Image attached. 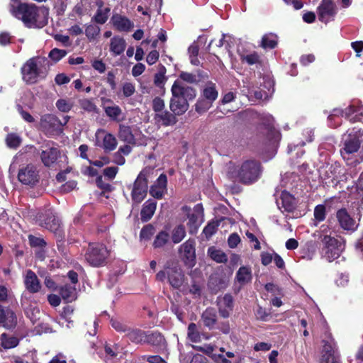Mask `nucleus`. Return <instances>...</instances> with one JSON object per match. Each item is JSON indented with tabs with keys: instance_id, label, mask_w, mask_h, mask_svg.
<instances>
[{
	"instance_id": "nucleus-1",
	"label": "nucleus",
	"mask_w": 363,
	"mask_h": 363,
	"mask_svg": "<svg viewBox=\"0 0 363 363\" xmlns=\"http://www.w3.org/2000/svg\"><path fill=\"white\" fill-rule=\"evenodd\" d=\"M9 6L11 14L29 28H41L48 24L49 10L45 6L21 3L20 0H11Z\"/></svg>"
},
{
	"instance_id": "nucleus-2",
	"label": "nucleus",
	"mask_w": 363,
	"mask_h": 363,
	"mask_svg": "<svg viewBox=\"0 0 363 363\" xmlns=\"http://www.w3.org/2000/svg\"><path fill=\"white\" fill-rule=\"evenodd\" d=\"M313 236L319 240L321 255L328 262H331L340 256L344 245L340 240L332 235V230L328 225H322L313 233Z\"/></svg>"
},
{
	"instance_id": "nucleus-3",
	"label": "nucleus",
	"mask_w": 363,
	"mask_h": 363,
	"mask_svg": "<svg viewBox=\"0 0 363 363\" xmlns=\"http://www.w3.org/2000/svg\"><path fill=\"white\" fill-rule=\"evenodd\" d=\"M172 98L169 108L174 115H183L189 107V101L193 100L196 96V90L185 84L181 80H176L171 89Z\"/></svg>"
},
{
	"instance_id": "nucleus-4",
	"label": "nucleus",
	"mask_w": 363,
	"mask_h": 363,
	"mask_svg": "<svg viewBox=\"0 0 363 363\" xmlns=\"http://www.w3.org/2000/svg\"><path fill=\"white\" fill-rule=\"evenodd\" d=\"M261 172V166L258 162L246 160L240 166L230 167L228 175L232 179L244 184H251L259 179Z\"/></svg>"
},
{
	"instance_id": "nucleus-5",
	"label": "nucleus",
	"mask_w": 363,
	"mask_h": 363,
	"mask_svg": "<svg viewBox=\"0 0 363 363\" xmlns=\"http://www.w3.org/2000/svg\"><path fill=\"white\" fill-rule=\"evenodd\" d=\"M22 79L26 84H35L47 75L44 60L40 57L29 59L21 67Z\"/></svg>"
},
{
	"instance_id": "nucleus-6",
	"label": "nucleus",
	"mask_w": 363,
	"mask_h": 363,
	"mask_svg": "<svg viewBox=\"0 0 363 363\" xmlns=\"http://www.w3.org/2000/svg\"><path fill=\"white\" fill-rule=\"evenodd\" d=\"M154 174V168L145 167L138 175L134 182L131 191V197L134 203L138 204L143 201L147 192V180Z\"/></svg>"
},
{
	"instance_id": "nucleus-7",
	"label": "nucleus",
	"mask_w": 363,
	"mask_h": 363,
	"mask_svg": "<svg viewBox=\"0 0 363 363\" xmlns=\"http://www.w3.org/2000/svg\"><path fill=\"white\" fill-rule=\"evenodd\" d=\"M110 252L106 246L103 244H91L87 248L84 258L89 265L99 267L107 263Z\"/></svg>"
},
{
	"instance_id": "nucleus-8",
	"label": "nucleus",
	"mask_w": 363,
	"mask_h": 363,
	"mask_svg": "<svg viewBox=\"0 0 363 363\" xmlns=\"http://www.w3.org/2000/svg\"><path fill=\"white\" fill-rule=\"evenodd\" d=\"M18 179L23 185L35 186L40 180L37 167L33 164L22 165L18 169Z\"/></svg>"
},
{
	"instance_id": "nucleus-9",
	"label": "nucleus",
	"mask_w": 363,
	"mask_h": 363,
	"mask_svg": "<svg viewBox=\"0 0 363 363\" xmlns=\"http://www.w3.org/2000/svg\"><path fill=\"white\" fill-rule=\"evenodd\" d=\"M40 127L48 135H59L63 131L60 120L53 114L43 115L40 121Z\"/></svg>"
},
{
	"instance_id": "nucleus-10",
	"label": "nucleus",
	"mask_w": 363,
	"mask_h": 363,
	"mask_svg": "<svg viewBox=\"0 0 363 363\" xmlns=\"http://www.w3.org/2000/svg\"><path fill=\"white\" fill-rule=\"evenodd\" d=\"M337 13V8L333 0H322L317 9L318 19L324 23L333 21Z\"/></svg>"
},
{
	"instance_id": "nucleus-11",
	"label": "nucleus",
	"mask_w": 363,
	"mask_h": 363,
	"mask_svg": "<svg viewBox=\"0 0 363 363\" xmlns=\"http://www.w3.org/2000/svg\"><path fill=\"white\" fill-rule=\"evenodd\" d=\"M360 147V140L352 133L345 134L342 138V147L340 153L344 160H348L350 155L356 152Z\"/></svg>"
},
{
	"instance_id": "nucleus-12",
	"label": "nucleus",
	"mask_w": 363,
	"mask_h": 363,
	"mask_svg": "<svg viewBox=\"0 0 363 363\" xmlns=\"http://www.w3.org/2000/svg\"><path fill=\"white\" fill-rule=\"evenodd\" d=\"M195 244L194 240L189 239L179 247L181 257L189 267H193L196 263Z\"/></svg>"
},
{
	"instance_id": "nucleus-13",
	"label": "nucleus",
	"mask_w": 363,
	"mask_h": 363,
	"mask_svg": "<svg viewBox=\"0 0 363 363\" xmlns=\"http://www.w3.org/2000/svg\"><path fill=\"white\" fill-rule=\"evenodd\" d=\"M321 363H340L339 358L335 352V344L332 337H328L323 340Z\"/></svg>"
},
{
	"instance_id": "nucleus-14",
	"label": "nucleus",
	"mask_w": 363,
	"mask_h": 363,
	"mask_svg": "<svg viewBox=\"0 0 363 363\" xmlns=\"http://www.w3.org/2000/svg\"><path fill=\"white\" fill-rule=\"evenodd\" d=\"M45 216L40 215L38 220L42 226L46 228L55 233H60V222L57 218L52 213L50 209L45 211Z\"/></svg>"
},
{
	"instance_id": "nucleus-15",
	"label": "nucleus",
	"mask_w": 363,
	"mask_h": 363,
	"mask_svg": "<svg viewBox=\"0 0 363 363\" xmlns=\"http://www.w3.org/2000/svg\"><path fill=\"white\" fill-rule=\"evenodd\" d=\"M45 149L43 150L40 154V159L45 167H50L57 160L60 152L57 147L53 145V142L49 141L45 145Z\"/></svg>"
},
{
	"instance_id": "nucleus-16",
	"label": "nucleus",
	"mask_w": 363,
	"mask_h": 363,
	"mask_svg": "<svg viewBox=\"0 0 363 363\" xmlns=\"http://www.w3.org/2000/svg\"><path fill=\"white\" fill-rule=\"evenodd\" d=\"M216 301L220 315L224 318H228L233 309V296L226 294L218 297Z\"/></svg>"
},
{
	"instance_id": "nucleus-17",
	"label": "nucleus",
	"mask_w": 363,
	"mask_h": 363,
	"mask_svg": "<svg viewBox=\"0 0 363 363\" xmlns=\"http://www.w3.org/2000/svg\"><path fill=\"white\" fill-rule=\"evenodd\" d=\"M336 216L342 229L353 232L357 228L358 224L351 218L346 209L342 208L337 211Z\"/></svg>"
},
{
	"instance_id": "nucleus-18",
	"label": "nucleus",
	"mask_w": 363,
	"mask_h": 363,
	"mask_svg": "<svg viewBox=\"0 0 363 363\" xmlns=\"http://www.w3.org/2000/svg\"><path fill=\"white\" fill-rule=\"evenodd\" d=\"M23 279L25 287L30 293H37L40 290V282L35 273L31 269L25 272Z\"/></svg>"
},
{
	"instance_id": "nucleus-19",
	"label": "nucleus",
	"mask_w": 363,
	"mask_h": 363,
	"mask_svg": "<svg viewBox=\"0 0 363 363\" xmlns=\"http://www.w3.org/2000/svg\"><path fill=\"white\" fill-rule=\"evenodd\" d=\"M167 178L164 174L160 175L155 183L150 187V194L155 199H160L167 193Z\"/></svg>"
},
{
	"instance_id": "nucleus-20",
	"label": "nucleus",
	"mask_w": 363,
	"mask_h": 363,
	"mask_svg": "<svg viewBox=\"0 0 363 363\" xmlns=\"http://www.w3.org/2000/svg\"><path fill=\"white\" fill-rule=\"evenodd\" d=\"M294 198L289 192L283 191L279 199L277 200V204L280 210L291 212L295 206Z\"/></svg>"
},
{
	"instance_id": "nucleus-21",
	"label": "nucleus",
	"mask_w": 363,
	"mask_h": 363,
	"mask_svg": "<svg viewBox=\"0 0 363 363\" xmlns=\"http://www.w3.org/2000/svg\"><path fill=\"white\" fill-rule=\"evenodd\" d=\"M167 278L169 284L175 289L179 288L184 282V274L178 267H172L168 269Z\"/></svg>"
},
{
	"instance_id": "nucleus-22",
	"label": "nucleus",
	"mask_w": 363,
	"mask_h": 363,
	"mask_svg": "<svg viewBox=\"0 0 363 363\" xmlns=\"http://www.w3.org/2000/svg\"><path fill=\"white\" fill-rule=\"evenodd\" d=\"M155 119L156 122L163 126H172L177 123V115L168 111H163L159 113H155Z\"/></svg>"
},
{
	"instance_id": "nucleus-23",
	"label": "nucleus",
	"mask_w": 363,
	"mask_h": 363,
	"mask_svg": "<svg viewBox=\"0 0 363 363\" xmlns=\"http://www.w3.org/2000/svg\"><path fill=\"white\" fill-rule=\"evenodd\" d=\"M96 4L98 9L91 20L96 23L104 24L108 18L111 9L108 6H104V4L101 0H98Z\"/></svg>"
},
{
	"instance_id": "nucleus-24",
	"label": "nucleus",
	"mask_w": 363,
	"mask_h": 363,
	"mask_svg": "<svg viewBox=\"0 0 363 363\" xmlns=\"http://www.w3.org/2000/svg\"><path fill=\"white\" fill-rule=\"evenodd\" d=\"M16 323V315L13 311L0 308V324L9 329L15 327Z\"/></svg>"
},
{
	"instance_id": "nucleus-25",
	"label": "nucleus",
	"mask_w": 363,
	"mask_h": 363,
	"mask_svg": "<svg viewBox=\"0 0 363 363\" xmlns=\"http://www.w3.org/2000/svg\"><path fill=\"white\" fill-rule=\"evenodd\" d=\"M113 26L119 31L128 32L130 30L133 26V23L125 16L120 15H114L111 18Z\"/></svg>"
},
{
	"instance_id": "nucleus-26",
	"label": "nucleus",
	"mask_w": 363,
	"mask_h": 363,
	"mask_svg": "<svg viewBox=\"0 0 363 363\" xmlns=\"http://www.w3.org/2000/svg\"><path fill=\"white\" fill-rule=\"evenodd\" d=\"M201 321L208 329L216 328L217 322V313L213 308H206L201 314Z\"/></svg>"
},
{
	"instance_id": "nucleus-27",
	"label": "nucleus",
	"mask_w": 363,
	"mask_h": 363,
	"mask_svg": "<svg viewBox=\"0 0 363 363\" xmlns=\"http://www.w3.org/2000/svg\"><path fill=\"white\" fill-rule=\"evenodd\" d=\"M264 118L267 122V140L270 145L277 144L281 139V135L279 131L271 127L274 121L273 117L271 115H266Z\"/></svg>"
},
{
	"instance_id": "nucleus-28",
	"label": "nucleus",
	"mask_w": 363,
	"mask_h": 363,
	"mask_svg": "<svg viewBox=\"0 0 363 363\" xmlns=\"http://www.w3.org/2000/svg\"><path fill=\"white\" fill-rule=\"evenodd\" d=\"M182 211L188 214L189 223L191 226L197 228L200 223V217L202 214V207L198 204L194 207V212L190 213V208L187 206H184Z\"/></svg>"
},
{
	"instance_id": "nucleus-29",
	"label": "nucleus",
	"mask_w": 363,
	"mask_h": 363,
	"mask_svg": "<svg viewBox=\"0 0 363 363\" xmlns=\"http://www.w3.org/2000/svg\"><path fill=\"white\" fill-rule=\"evenodd\" d=\"M100 133H103V144L102 147L106 152H111L114 150L118 145L116 138L111 133H106L104 130H99L96 135H99Z\"/></svg>"
},
{
	"instance_id": "nucleus-30",
	"label": "nucleus",
	"mask_w": 363,
	"mask_h": 363,
	"mask_svg": "<svg viewBox=\"0 0 363 363\" xmlns=\"http://www.w3.org/2000/svg\"><path fill=\"white\" fill-rule=\"evenodd\" d=\"M118 137L121 141L127 144L133 145L135 143V136L132 133L130 127L128 125L124 124L119 125Z\"/></svg>"
},
{
	"instance_id": "nucleus-31",
	"label": "nucleus",
	"mask_w": 363,
	"mask_h": 363,
	"mask_svg": "<svg viewBox=\"0 0 363 363\" xmlns=\"http://www.w3.org/2000/svg\"><path fill=\"white\" fill-rule=\"evenodd\" d=\"M21 306L23 307L26 316L33 323H35L40 319V312L39 308L32 304L28 306L26 301L22 298L21 301Z\"/></svg>"
},
{
	"instance_id": "nucleus-32",
	"label": "nucleus",
	"mask_w": 363,
	"mask_h": 363,
	"mask_svg": "<svg viewBox=\"0 0 363 363\" xmlns=\"http://www.w3.org/2000/svg\"><path fill=\"white\" fill-rule=\"evenodd\" d=\"M345 117L353 123L357 121L363 123V106H359L357 108L354 106H348L346 108Z\"/></svg>"
},
{
	"instance_id": "nucleus-33",
	"label": "nucleus",
	"mask_w": 363,
	"mask_h": 363,
	"mask_svg": "<svg viewBox=\"0 0 363 363\" xmlns=\"http://www.w3.org/2000/svg\"><path fill=\"white\" fill-rule=\"evenodd\" d=\"M125 47L126 43L123 38L114 36L111 39L110 51L112 52L114 55H119L122 54L124 52Z\"/></svg>"
},
{
	"instance_id": "nucleus-34",
	"label": "nucleus",
	"mask_w": 363,
	"mask_h": 363,
	"mask_svg": "<svg viewBox=\"0 0 363 363\" xmlns=\"http://www.w3.org/2000/svg\"><path fill=\"white\" fill-rule=\"evenodd\" d=\"M157 207V203L154 200H147L143 206L140 212L141 219L144 221L149 220L153 216Z\"/></svg>"
},
{
	"instance_id": "nucleus-35",
	"label": "nucleus",
	"mask_w": 363,
	"mask_h": 363,
	"mask_svg": "<svg viewBox=\"0 0 363 363\" xmlns=\"http://www.w3.org/2000/svg\"><path fill=\"white\" fill-rule=\"evenodd\" d=\"M252 278L251 268L245 266L240 267L235 275V279L240 285L250 283Z\"/></svg>"
},
{
	"instance_id": "nucleus-36",
	"label": "nucleus",
	"mask_w": 363,
	"mask_h": 363,
	"mask_svg": "<svg viewBox=\"0 0 363 363\" xmlns=\"http://www.w3.org/2000/svg\"><path fill=\"white\" fill-rule=\"evenodd\" d=\"M106 116L112 121L121 122L125 119L122 109L117 105L104 107Z\"/></svg>"
},
{
	"instance_id": "nucleus-37",
	"label": "nucleus",
	"mask_w": 363,
	"mask_h": 363,
	"mask_svg": "<svg viewBox=\"0 0 363 363\" xmlns=\"http://www.w3.org/2000/svg\"><path fill=\"white\" fill-rule=\"evenodd\" d=\"M60 294L62 299L67 303L77 298V291L74 286L65 284L60 288Z\"/></svg>"
},
{
	"instance_id": "nucleus-38",
	"label": "nucleus",
	"mask_w": 363,
	"mask_h": 363,
	"mask_svg": "<svg viewBox=\"0 0 363 363\" xmlns=\"http://www.w3.org/2000/svg\"><path fill=\"white\" fill-rule=\"evenodd\" d=\"M125 335L131 342L135 343L145 342L147 340V335L138 329L129 328Z\"/></svg>"
},
{
	"instance_id": "nucleus-39",
	"label": "nucleus",
	"mask_w": 363,
	"mask_h": 363,
	"mask_svg": "<svg viewBox=\"0 0 363 363\" xmlns=\"http://www.w3.org/2000/svg\"><path fill=\"white\" fill-rule=\"evenodd\" d=\"M218 91L216 90V86L213 83L208 84L202 91L201 96L206 99L213 102L218 98Z\"/></svg>"
},
{
	"instance_id": "nucleus-40",
	"label": "nucleus",
	"mask_w": 363,
	"mask_h": 363,
	"mask_svg": "<svg viewBox=\"0 0 363 363\" xmlns=\"http://www.w3.org/2000/svg\"><path fill=\"white\" fill-rule=\"evenodd\" d=\"M208 254L212 259L218 263H225L228 260L227 255L222 250L214 247L208 248Z\"/></svg>"
},
{
	"instance_id": "nucleus-41",
	"label": "nucleus",
	"mask_w": 363,
	"mask_h": 363,
	"mask_svg": "<svg viewBox=\"0 0 363 363\" xmlns=\"http://www.w3.org/2000/svg\"><path fill=\"white\" fill-rule=\"evenodd\" d=\"M18 345V339L13 335L3 333L1 336V345L5 349H11Z\"/></svg>"
},
{
	"instance_id": "nucleus-42",
	"label": "nucleus",
	"mask_w": 363,
	"mask_h": 363,
	"mask_svg": "<svg viewBox=\"0 0 363 363\" xmlns=\"http://www.w3.org/2000/svg\"><path fill=\"white\" fill-rule=\"evenodd\" d=\"M277 45V36L273 33L265 34L261 42V46L264 49H273Z\"/></svg>"
},
{
	"instance_id": "nucleus-43",
	"label": "nucleus",
	"mask_w": 363,
	"mask_h": 363,
	"mask_svg": "<svg viewBox=\"0 0 363 363\" xmlns=\"http://www.w3.org/2000/svg\"><path fill=\"white\" fill-rule=\"evenodd\" d=\"M186 236V230L184 225H179L172 231L171 239L174 244L179 243Z\"/></svg>"
},
{
	"instance_id": "nucleus-44",
	"label": "nucleus",
	"mask_w": 363,
	"mask_h": 363,
	"mask_svg": "<svg viewBox=\"0 0 363 363\" xmlns=\"http://www.w3.org/2000/svg\"><path fill=\"white\" fill-rule=\"evenodd\" d=\"M169 240V235L166 231L160 232L155 237L153 242V247L155 248H160L164 246Z\"/></svg>"
},
{
	"instance_id": "nucleus-45",
	"label": "nucleus",
	"mask_w": 363,
	"mask_h": 363,
	"mask_svg": "<svg viewBox=\"0 0 363 363\" xmlns=\"http://www.w3.org/2000/svg\"><path fill=\"white\" fill-rule=\"evenodd\" d=\"M212 104L213 102L201 96L195 105V110L197 113H203L211 107Z\"/></svg>"
},
{
	"instance_id": "nucleus-46",
	"label": "nucleus",
	"mask_w": 363,
	"mask_h": 363,
	"mask_svg": "<svg viewBox=\"0 0 363 363\" xmlns=\"http://www.w3.org/2000/svg\"><path fill=\"white\" fill-rule=\"evenodd\" d=\"M188 337L193 342H199L201 340V335L197 330L195 323H190L188 326Z\"/></svg>"
},
{
	"instance_id": "nucleus-47",
	"label": "nucleus",
	"mask_w": 363,
	"mask_h": 363,
	"mask_svg": "<svg viewBox=\"0 0 363 363\" xmlns=\"http://www.w3.org/2000/svg\"><path fill=\"white\" fill-rule=\"evenodd\" d=\"M101 29L99 26L95 24L88 25L85 29L86 36L89 40L95 39L100 33Z\"/></svg>"
},
{
	"instance_id": "nucleus-48",
	"label": "nucleus",
	"mask_w": 363,
	"mask_h": 363,
	"mask_svg": "<svg viewBox=\"0 0 363 363\" xmlns=\"http://www.w3.org/2000/svg\"><path fill=\"white\" fill-rule=\"evenodd\" d=\"M111 325L117 332L125 333V334L130 328L125 323L118 318H111Z\"/></svg>"
},
{
	"instance_id": "nucleus-49",
	"label": "nucleus",
	"mask_w": 363,
	"mask_h": 363,
	"mask_svg": "<svg viewBox=\"0 0 363 363\" xmlns=\"http://www.w3.org/2000/svg\"><path fill=\"white\" fill-rule=\"evenodd\" d=\"M346 109L345 111L340 109V108H334L332 111V113L328 116V121L329 125L331 127H336L339 124V121L335 123H333V121H335L336 119H338L339 116H345Z\"/></svg>"
},
{
	"instance_id": "nucleus-50",
	"label": "nucleus",
	"mask_w": 363,
	"mask_h": 363,
	"mask_svg": "<svg viewBox=\"0 0 363 363\" xmlns=\"http://www.w3.org/2000/svg\"><path fill=\"white\" fill-rule=\"evenodd\" d=\"M6 145L11 148H17L21 142V138L14 133L8 134L6 138Z\"/></svg>"
},
{
	"instance_id": "nucleus-51",
	"label": "nucleus",
	"mask_w": 363,
	"mask_h": 363,
	"mask_svg": "<svg viewBox=\"0 0 363 363\" xmlns=\"http://www.w3.org/2000/svg\"><path fill=\"white\" fill-rule=\"evenodd\" d=\"M80 107L88 112H97V107L91 99H83L79 101Z\"/></svg>"
},
{
	"instance_id": "nucleus-52",
	"label": "nucleus",
	"mask_w": 363,
	"mask_h": 363,
	"mask_svg": "<svg viewBox=\"0 0 363 363\" xmlns=\"http://www.w3.org/2000/svg\"><path fill=\"white\" fill-rule=\"evenodd\" d=\"M56 106L59 111L67 113L72 109L73 104L69 100L60 99L56 101Z\"/></svg>"
},
{
	"instance_id": "nucleus-53",
	"label": "nucleus",
	"mask_w": 363,
	"mask_h": 363,
	"mask_svg": "<svg viewBox=\"0 0 363 363\" xmlns=\"http://www.w3.org/2000/svg\"><path fill=\"white\" fill-rule=\"evenodd\" d=\"M146 341L154 345H160L164 343V338L161 334L158 333H154L150 335H147Z\"/></svg>"
},
{
	"instance_id": "nucleus-54",
	"label": "nucleus",
	"mask_w": 363,
	"mask_h": 363,
	"mask_svg": "<svg viewBox=\"0 0 363 363\" xmlns=\"http://www.w3.org/2000/svg\"><path fill=\"white\" fill-rule=\"evenodd\" d=\"M218 225H219V223H218V220L210 222L203 228V233L205 235V236L207 238L211 237L216 232Z\"/></svg>"
},
{
	"instance_id": "nucleus-55",
	"label": "nucleus",
	"mask_w": 363,
	"mask_h": 363,
	"mask_svg": "<svg viewBox=\"0 0 363 363\" xmlns=\"http://www.w3.org/2000/svg\"><path fill=\"white\" fill-rule=\"evenodd\" d=\"M67 51L65 50L54 48L49 53V57L55 61L58 62L67 55Z\"/></svg>"
},
{
	"instance_id": "nucleus-56",
	"label": "nucleus",
	"mask_w": 363,
	"mask_h": 363,
	"mask_svg": "<svg viewBox=\"0 0 363 363\" xmlns=\"http://www.w3.org/2000/svg\"><path fill=\"white\" fill-rule=\"evenodd\" d=\"M122 92L125 97H130L135 92V84L131 82H125L122 86Z\"/></svg>"
},
{
	"instance_id": "nucleus-57",
	"label": "nucleus",
	"mask_w": 363,
	"mask_h": 363,
	"mask_svg": "<svg viewBox=\"0 0 363 363\" xmlns=\"http://www.w3.org/2000/svg\"><path fill=\"white\" fill-rule=\"evenodd\" d=\"M314 217L318 222L324 220L325 218V206L324 205H318L315 208Z\"/></svg>"
},
{
	"instance_id": "nucleus-58",
	"label": "nucleus",
	"mask_w": 363,
	"mask_h": 363,
	"mask_svg": "<svg viewBox=\"0 0 363 363\" xmlns=\"http://www.w3.org/2000/svg\"><path fill=\"white\" fill-rule=\"evenodd\" d=\"M219 350L221 353L216 352L215 354H212V359L216 363H231V361L227 359L223 354L225 349L220 347Z\"/></svg>"
},
{
	"instance_id": "nucleus-59",
	"label": "nucleus",
	"mask_w": 363,
	"mask_h": 363,
	"mask_svg": "<svg viewBox=\"0 0 363 363\" xmlns=\"http://www.w3.org/2000/svg\"><path fill=\"white\" fill-rule=\"evenodd\" d=\"M219 350L221 353L216 352L215 354H212V359L216 363H231V361L227 359L223 354L225 349L220 347Z\"/></svg>"
},
{
	"instance_id": "nucleus-60",
	"label": "nucleus",
	"mask_w": 363,
	"mask_h": 363,
	"mask_svg": "<svg viewBox=\"0 0 363 363\" xmlns=\"http://www.w3.org/2000/svg\"><path fill=\"white\" fill-rule=\"evenodd\" d=\"M154 228L151 225L144 226L140 233V238L142 240H150L154 233Z\"/></svg>"
},
{
	"instance_id": "nucleus-61",
	"label": "nucleus",
	"mask_w": 363,
	"mask_h": 363,
	"mask_svg": "<svg viewBox=\"0 0 363 363\" xmlns=\"http://www.w3.org/2000/svg\"><path fill=\"white\" fill-rule=\"evenodd\" d=\"M165 106L164 101L160 97H155L152 100V109L156 113H159L164 110Z\"/></svg>"
},
{
	"instance_id": "nucleus-62",
	"label": "nucleus",
	"mask_w": 363,
	"mask_h": 363,
	"mask_svg": "<svg viewBox=\"0 0 363 363\" xmlns=\"http://www.w3.org/2000/svg\"><path fill=\"white\" fill-rule=\"evenodd\" d=\"M243 62H247L250 65H252L259 62V56L256 53H250L247 55H244L242 57Z\"/></svg>"
},
{
	"instance_id": "nucleus-63",
	"label": "nucleus",
	"mask_w": 363,
	"mask_h": 363,
	"mask_svg": "<svg viewBox=\"0 0 363 363\" xmlns=\"http://www.w3.org/2000/svg\"><path fill=\"white\" fill-rule=\"evenodd\" d=\"M28 240L30 246L32 247H44L46 245L45 241L40 238H38L33 235H29L28 236Z\"/></svg>"
},
{
	"instance_id": "nucleus-64",
	"label": "nucleus",
	"mask_w": 363,
	"mask_h": 363,
	"mask_svg": "<svg viewBox=\"0 0 363 363\" xmlns=\"http://www.w3.org/2000/svg\"><path fill=\"white\" fill-rule=\"evenodd\" d=\"M179 78L188 83H196L198 82L196 75L186 72H182L179 74Z\"/></svg>"
}]
</instances>
